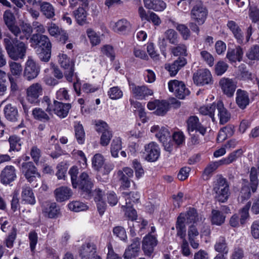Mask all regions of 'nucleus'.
<instances>
[{
	"mask_svg": "<svg viewBox=\"0 0 259 259\" xmlns=\"http://www.w3.org/2000/svg\"><path fill=\"white\" fill-rule=\"evenodd\" d=\"M158 241L155 236L150 234L144 237L142 241V249L145 255L150 256L157 245Z\"/></svg>",
	"mask_w": 259,
	"mask_h": 259,
	"instance_id": "nucleus-16",
	"label": "nucleus"
},
{
	"mask_svg": "<svg viewBox=\"0 0 259 259\" xmlns=\"http://www.w3.org/2000/svg\"><path fill=\"white\" fill-rule=\"evenodd\" d=\"M207 15V10L201 3L194 6L191 11V19L196 21L199 25L204 23Z\"/></svg>",
	"mask_w": 259,
	"mask_h": 259,
	"instance_id": "nucleus-12",
	"label": "nucleus"
},
{
	"mask_svg": "<svg viewBox=\"0 0 259 259\" xmlns=\"http://www.w3.org/2000/svg\"><path fill=\"white\" fill-rule=\"evenodd\" d=\"M42 211L50 218H58L60 215V209L55 202L46 201L42 204Z\"/></svg>",
	"mask_w": 259,
	"mask_h": 259,
	"instance_id": "nucleus-22",
	"label": "nucleus"
},
{
	"mask_svg": "<svg viewBox=\"0 0 259 259\" xmlns=\"http://www.w3.org/2000/svg\"><path fill=\"white\" fill-rule=\"evenodd\" d=\"M149 109L152 110L156 109L155 113L158 116H163L166 114L169 109V104L165 100H155L148 103Z\"/></svg>",
	"mask_w": 259,
	"mask_h": 259,
	"instance_id": "nucleus-15",
	"label": "nucleus"
},
{
	"mask_svg": "<svg viewBox=\"0 0 259 259\" xmlns=\"http://www.w3.org/2000/svg\"><path fill=\"white\" fill-rule=\"evenodd\" d=\"M228 64L222 61H220L215 65V73L220 76L223 74L228 69Z\"/></svg>",
	"mask_w": 259,
	"mask_h": 259,
	"instance_id": "nucleus-60",
	"label": "nucleus"
},
{
	"mask_svg": "<svg viewBox=\"0 0 259 259\" xmlns=\"http://www.w3.org/2000/svg\"><path fill=\"white\" fill-rule=\"evenodd\" d=\"M236 103L240 109H245L250 103L248 93L245 90L238 89L236 93Z\"/></svg>",
	"mask_w": 259,
	"mask_h": 259,
	"instance_id": "nucleus-23",
	"label": "nucleus"
},
{
	"mask_svg": "<svg viewBox=\"0 0 259 259\" xmlns=\"http://www.w3.org/2000/svg\"><path fill=\"white\" fill-rule=\"evenodd\" d=\"M59 62L61 66L66 70L65 76L69 81L72 80L74 72V63L66 54L59 55Z\"/></svg>",
	"mask_w": 259,
	"mask_h": 259,
	"instance_id": "nucleus-10",
	"label": "nucleus"
},
{
	"mask_svg": "<svg viewBox=\"0 0 259 259\" xmlns=\"http://www.w3.org/2000/svg\"><path fill=\"white\" fill-rule=\"evenodd\" d=\"M87 33L89 37L91 42L93 46L98 45L100 42V39L97 34L91 29H88Z\"/></svg>",
	"mask_w": 259,
	"mask_h": 259,
	"instance_id": "nucleus-64",
	"label": "nucleus"
},
{
	"mask_svg": "<svg viewBox=\"0 0 259 259\" xmlns=\"http://www.w3.org/2000/svg\"><path fill=\"white\" fill-rule=\"evenodd\" d=\"M10 72L11 75L19 77L22 72L23 68L20 63L14 61L9 62Z\"/></svg>",
	"mask_w": 259,
	"mask_h": 259,
	"instance_id": "nucleus-48",
	"label": "nucleus"
},
{
	"mask_svg": "<svg viewBox=\"0 0 259 259\" xmlns=\"http://www.w3.org/2000/svg\"><path fill=\"white\" fill-rule=\"evenodd\" d=\"M246 56L251 60H259V46L251 47L247 52Z\"/></svg>",
	"mask_w": 259,
	"mask_h": 259,
	"instance_id": "nucleus-58",
	"label": "nucleus"
},
{
	"mask_svg": "<svg viewBox=\"0 0 259 259\" xmlns=\"http://www.w3.org/2000/svg\"><path fill=\"white\" fill-rule=\"evenodd\" d=\"M32 32V28L31 25L28 23H23L21 25V29L18 27L17 32H13L15 37L20 40L28 39Z\"/></svg>",
	"mask_w": 259,
	"mask_h": 259,
	"instance_id": "nucleus-28",
	"label": "nucleus"
},
{
	"mask_svg": "<svg viewBox=\"0 0 259 259\" xmlns=\"http://www.w3.org/2000/svg\"><path fill=\"white\" fill-rule=\"evenodd\" d=\"M170 50L171 54L175 56L188 55L187 47L183 44L178 43L175 47H171Z\"/></svg>",
	"mask_w": 259,
	"mask_h": 259,
	"instance_id": "nucleus-46",
	"label": "nucleus"
},
{
	"mask_svg": "<svg viewBox=\"0 0 259 259\" xmlns=\"http://www.w3.org/2000/svg\"><path fill=\"white\" fill-rule=\"evenodd\" d=\"M194 82L197 85H204L212 83V75L207 69H201L194 73L193 76Z\"/></svg>",
	"mask_w": 259,
	"mask_h": 259,
	"instance_id": "nucleus-9",
	"label": "nucleus"
},
{
	"mask_svg": "<svg viewBox=\"0 0 259 259\" xmlns=\"http://www.w3.org/2000/svg\"><path fill=\"white\" fill-rule=\"evenodd\" d=\"M216 110L221 124H224L230 120L231 114L224 107L223 102L221 100L218 101L217 104L213 103L210 106L200 107L199 112L202 115H209L211 118L212 121L214 122V112Z\"/></svg>",
	"mask_w": 259,
	"mask_h": 259,
	"instance_id": "nucleus-4",
	"label": "nucleus"
},
{
	"mask_svg": "<svg viewBox=\"0 0 259 259\" xmlns=\"http://www.w3.org/2000/svg\"><path fill=\"white\" fill-rule=\"evenodd\" d=\"M152 133H156L155 136L162 143H165L170 139V133L168 130L165 127L160 128L159 125H154L151 128Z\"/></svg>",
	"mask_w": 259,
	"mask_h": 259,
	"instance_id": "nucleus-25",
	"label": "nucleus"
},
{
	"mask_svg": "<svg viewBox=\"0 0 259 259\" xmlns=\"http://www.w3.org/2000/svg\"><path fill=\"white\" fill-rule=\"evenodd\" d=\"M187 129L190 135L194 131L198 132L203 136L206 133V128L199 122L198 118L196 116H190L187 120Z\"/></svg>",
	"mask_w": 259,
	"mask_h": 259,
	"instance_id": "nucleus-18",
	"label": "nucleus"
},
{
	"mask_svg": "<svg viewBox=\"0 0 259 259\" xmlns=\"http://www.w3.org/2000/svg\"><path fill=\"white\" fill-rule=\"evenodd\" d=\"M8 142L10 144V149L9 150L10 152L11 151L18 152L21 149L23 142L19 137L15 135H12L9 137Z\"/></svg>",
	"mask_w": 259,
	"mask_h": 259,
	"instance_id": "nucleus-36",
	"label": "nucleus"
},
{
	"mask_svg": "<svg viewBox=\"0 0 259 259\" xmlns=\"http://www.w3.org/2000/svg\"><path fill=\"white\" fill-rule=\"evenodd\" d=\"M95 245L93 243H87L83 244L79 249V255L81 259H86L91 252H96Z\"/></svg>",
	"mask_w": 259,
	"mask_h": 259,
	"instance_id": "nucleus-38",
	"label": "nucleus"
},
{
	"mask_svg": "<svg viewBox=\"0 0 259 259\" xmlns=\"http://www.w3.org/2000/svg\"><path fill=\"white\" fill-rule=\"evenodd\" d=\"M72 195V191L69 188L61 186L54 191V195L58 202H62L68 200Z\"/></svg>",
	"mask_w": 259,
	"mask_h": 259,
	"instance_id": "nucleus-26",
	"label": "nucleus"
},
{
	"mask_svg": "<svg viewBox=\"0 0 259 259\" xmlns=\"http://www.w3.org/2000/svg\"><path fill=\"white\" fill-rule=\"evenodd\" d=\"M132 206L125 204V205H122V208L125 211V214L131 220V223H132L133 226L134 227L133 221L137 219V215L136 210L133 208Z\"/></svg>",
	"mask_w": 259,
	"mask_h": 259,
	"instance_id": "nucleus-54",
	"label": "nucleus"
},
{
	"mask_svg": "<svg viewBox=\"0 0 259 259\" xmlns=\"http://www.w3.org/2000/svg\"><path fill=\"white\" fill-rule=\"evenodd\" d=\"M227 25L233 33L238 43L242 44L244 40L243 34L238 25L235 21L230 20L228 22Z\"/></svg>",
	"mask_w": 259,
	"mask_h": 259,
	"instance_id": "nucleus-30",
	"label": "nucleus"
},
{
	"mask_svg": "<svg viewBox=\"0 0 259 259\" xmlns=\"http://www.w3.org/2000/svg\"><path fill=\"white\" fill-rule=\"evenodd\" d=\"M238 71L237 77L239 79L246 80L251 79V73L248 71L245 64H242L239 66Z\"/></svg>",
	"mask_w": 259,
	"mask_h": 259,
	"instance_id": "nucleus-51",
	"label": "nucleus"
},
{
	"mask_svg": "<svg viewBox=\"0 0 259 259\" xmlns=\"http://www.w3.org/2000/svg\"><path fill=\"white\" fill-rule=\"evenodd\" d=\"M104 159L101 154H96L92 159V164L94 168L98 170L103 165Z\"/></svg>",
	"mask_w": 259,
	"mask_h": 259,
	"instance_id": "nucleus-59",
	"label": "nucleus"
},
{
	"mask_svg": "<svg viewBox=\"0 0 259 259\" xmlns=\"http://www.w3.org/2000/svg\"><path fill=\"white\" fill-rule=\"evenodd\" d=\"M165 36L169 42L174 45H177L179 42V37L177 32L172 29L167 30L165 32Z\"/></svg>",
	"mask_w": 259,
	"mask_h": 259,
	"instance_id": "nucleus-53",
	"label": "nucleus"
},
{
	"mask_svg": "<svg viewBox=\"0 0 259 259\" xmlns=\"http://www.w3.org/2000/svg\"><path fill=\"white\" fill-rule=\"evenodd\" d=\"M243 55L242 49L240 46H237L234 49H228L226 58L230 62H241L242 60Z\"/></svg>",
	"mask_w": 259,
	"mask_h": 259,
	"instance_id": "nucleus-27",
	"label": "nucleus"
},
{
	"mask_svg": "<svg viewBox=\"0 0 259 259\" xmlns=\"http://www.w3.org/2000/svg\"><path fill=\"white\" fill-rule=\"evenodd\" d=\"M242 154V150L241 149H238L231 153L228 157L220 160V162L223 163V164H229L240 157Z\"/></svg>",
	"mask_w": 259,
	"mask_h": 259,
	"instance_id": "nucleus-44",
	"label": "nucleus"
},
{
	"mask_svg": "<svg viewBox=\"0 0 259 259\" xmlns=\"http://www.w3.org/2000/svg\"><path fill=\"white\" fill-rule=\"evenodd\" d=\"M32 114L36 120L46 122L50 120L48 114L40 108H35L32 111Z\"/></svg>",
	"mask_w": 259,
	"mask_h": 259,
	"instance_id": "nucleus-41",
	"label": "nucleus"
},
{
	"mask_svg": "<svg viewBox=\"0 0 259 259\" xmlns=\"http://www.w3.org/2000/svg\"><path fill=\"white\" fill-rule=\"evenodd\" d=\"M223 163L220 162V161L210 163L204 169L202 177L204 180H207L212 175L213 172L219 166L222 165Z\"/></svg>",
	"mask_w": 259,
	"mask_h": 259,
	"instance_id": "nucleus-40",
	"label": "nucleus"
},
{
	"mask_svg": "<svg viewBox=\"0 0 259 259\" xmlns=\"http://www.w3.org/2000/svg\"><path fill=\"white\" fill-rule=\"evenodd\" d=\"M112 137V133L110 130L106 131L103 133H102V135L100 138V144L102 146H107Z\"/></svg>",
	"mask_w": 259,
	"mask_h": 259,
	"instance_id": "nucleus-62",
	"label": "nucleus"
},
{
	"mask_svg": "<svg viewBox=\"0 0 259 259\" xmlns=\"http://www.w3.org/2000/svg\"><path fill=\"white\" fill-rule=\"evenodd\" d=\"M40 71V68L34 60L28 57L23 72L24 77L28 80H31L36 78Z\"/></svg>",
	"mask_w": 259,
	"mask_h": 259,
	"instance_id": "nucleus-11",
	"label": "nucleus"
},
{
	"mask_svg": "<svg viewBox=\"0 0 259 259\" xmlns=\"http://www.w3.org/2000/svg\"><path fill=\"white\" fill-rule=\"evenodd\" d=\"M219 84L224 94L229 97L233 96L236 88V84L232 79L222 78L220 80Z\"/></svg>",
	"mask_w": 259,
	"mask_h": 259,
	"instance_id": "nucleus-20",
	"label": "nucleus"
},
{
	"mask_svg": "<svg viewBox=\"0 0 259 259\" xmlns=\"http://www.w3.org/2000/svg\"><path fill=\"white\" fill-rule=\"evenodd\" d=\"M68 206L70 210L75 212L84 211L88 209V206L85 203L78 201L69 203Z\"/></svg>",
	"mask_w": 259,
	"mask_h": 259,
	"instance_id": "nucleus-49",
	"label": "nucleus"
},
{
	"mask_svg": "<svg viewBox=\"0 0 259 259\" xmlns=\"http://www.w3.org/2000/svg\"><path fill=\"white\" fill-rule=\"evenodd\" d=\"M187 63L186 58L179 57L172 63L165 64V68L169 72L170 76H175L182 67L186 65Z\"/></svg>",
	"mask_w": 259,
	"mask_h": 259,
	"instance_id": "nucleus-24",
	"label": "nucleus"
},
{
	"mask_svg": "<svg viewBox=\"0 0 259 259\" xmlns=\"http://www.w3.org/2000/svg\"><path fill=\"white\" fill-rule=\"evenodd\" d=\"M73 15L79 25L83 26L87 24L88 13L83 7H79L75 10L73 12Z\"/></svg>",
	"mask_w": 259,
	"mask_h": 259,
	"instance_id": "nucleus-31",
	"label": "nucleus"
},
{
	"mask_svg": "<svg viewBox=\"0 0 259 259\" xmlns=\"http://www.w3.org/2000/svg\"><path fill=\"white\" fill-rule=\"evenodd\" d=\"M132 92L137 99L144 100L149 96L153 94V92L145 85H136L135 84H132Z\"/></svg>",
	"mask_w": 259,
	"mask_h": 259,
	"instance_id": "nucleus-17",
	"label": "nucleus"
},
{
	"mask_svg": "<svg viewBox=\"0 0 259 259\" xmlns=\"http://www.w3.org/2000/svg\"><path fill=\"white\" fill-rule=\"evenodd\" d=\"M216 251L227 254L228 252V248L226 239L224 237H220L214 246Z\"/></svg>",
	"mask_w": 259,
	"mask_h": 259,
	"instance_id": "nucleus-42",
	"label": "nucleus"
},
{
	"mask_svg": "<svg viewBox=\"0 0 259 259\" xmlns=\"http://www.w3.org/2000/svg\"><path fill=\"white\" fill-rule=\"evenodd\" d=\"M21 197L22 201L25 203L31 205H33L35 203L33 191L29 186H24L22 187Z\"/></svg>",
	"mask_w": 259,
	"mask_h": 259,
	"instance_id": "nucleus-33",
	"label": "nucleus"
},
{
	"mask_svg": "<svg viewBox=\"0 0 259 259\" xmlns=\"http://www.w3.org/2000/svg\"><path fill=\"white\" fill-rule=\"evenodd\" d=\"M225 220V216L218 210L213 209L211 211V223L214 225L220 226Z\"/></svg>",
	"mask_w": 259,
	"mask_h": 259,
	"instance_id": "nucleus-43",
	"label": "nucleus"
},
{
	"mask_svg": "<svg viewBox=\"0 0 259 259\" xmlns=\"http://www.w3.org/2000/svg\"><path fill=\"white\" fill-rule=\"evenodd\" d=\"M42 88L39 83H33L26 90L27 101L31 103L37 104L39 103V97L42 94Z\"/></svg>",
	"mask_w": 259,
	"mask_h": 259,
	"instance_id": "nucleus-7",
	"label": "nucleus"
},
{
	"mask_svg": "<svg viewBox=\"0 0 259 259\" xmlns=\"http://www.w3.org/2000/svg\"><path fill=\"white\" fill-rule=\"evenodd\" d=\"M4 112L5 117L8 120L12 122L17 120L18 112L16 107L11 104H8L5 107Z\"/></svg>",
	"mask_w": 259,
	"mask_h": 259,
	"instance_id": "nucleus-32",
	"label": "nucleus"
},
{
	"mask_svg": "<svg viewBox=\"0 0 259 259\" xmlns=\"http://www.w3.org/2000/svg\"><path fill=\"white\" fill-rule=\"evenodd\" d=\"M75 135L78 144H82L84 142L85 133L81 124H78L74 126Z\"/></svg>",
	"mask_w": 259,
	"mask_h": 259,
	"instance_id": "nucleus-52",
	"label": "nucleus"
},
{
	"mask_svg": "<svg viewBox=\"0 0 259 259\" xmlns=\"http://www.w3.org/2000/svg\"><path fill=\"white\" fill-rule=\"evenodd\" d=\"M108 96L112 100H117L120 98L122 95V92L118 87L110 88L108 91Z\"/></svg>",
	"mask_w": 259,
	"mask_h": 259,
	"instance_id": "nucleus-61",
	"label": "nucleus"
},
{
	"mask_svg": "<svg viewBox=\"0 0 259 259\" xmlns=\"http://www.w3.org/2000/svg\"><path fill=\"white\" fill-rule=\"evenodd\" d=\"M3 19L5 24L12 33L17 32L18 26L15 24V17L10 10H7L4 12Z\"/></svg>",
	"mask_w": 259,
	"mask_h": 259,
	"instance_id": "nucleus-29",
	"label": "nucleus"
},
{
	"mask_svg": "<svg viewBox=\"0 0 259 259\" xmlns=\"http://www.w3.org/2000/svg\"><path fill=\"white\" fill-rule=\"evenodd\" d=\"M168 89L170 92L174 93L176 96L180 99H184L190 93L185 84L177 80L170 81L168 82Z\"/></svg>",
	"mask_w": 259,
	"mask_h": 259,
	"instance_id": "nucleus-8",
	"label": "nucleus"
},
{
	"mask_svg": "<svg viewBox=\"0 0 259 259\" xmlns=\"http://www.w3.org/2000/svg\"><path fill=\"white\" fill-rule=\"evenodd\" d=\"M17 178L16 169L14 166L7 165L0 174V181L4 185H9Z\"/></svg>",
	"mask_w": 259,
	"mask_h": 259,
	"instance_id": "nucleus-14",
	"label": "nucleus"
},
{
	"mask_svg": "<svg viewBox=\"0 0 259 259\" xmlns=\"http://www.w3.org/2000/svg\"><path fill=\"white\" fill-rule=\"evenodd\" d=\"M185 220L187 223H195L199 221V219L201 220L199 217L197 210L194 208H189L187 213L185 215Z\"/></svg>",
	"mask_w": 259,
	"mask_h": 259,
	"instance_id": "nucleus-45",
	"label": "nucleus"
},
{
	"mask_svg": "<svg viewBox=\"0 0 259 259\" xmlns=\"http://www.w3.org/2000/svg\"><path fill=\"white\" fill-rule=\"evenodd\" d=\"M32 47L36 49L39 59L48 62L51 57L52 44L49 37L45 35L33 34L30 38Z\"/></svg>",
	"mask_w": 259,
	"mask_h": 259,
	"instance_id": "nucleus-3",
	"label": "nucleus"
},
{
	"mask_svg": "<svg viewBox=\"0 0 259 259\" xmlns=\"http://www.w3.org/2000/svg\"><path fill=\"white\" fill-rule=\"evenodd\" d=\"M184 214L181 213L177 218L176 228L177 231V235L181 238L183 239L186 236V226L184 222L185 221Z\"/></svg>",
	"mask_w": 259,
	"mask_h": 259,
	"instance_id": "nucleus-35",
	"label": "nucleus"
},
{
	"mask_svg": "<svg viewBox=\"0 0 259 259\" xmlns=\"http://www.w3.org/2000/svg\"><path fill=\"white\" fill-rule=\"evenodd\" d=\"M3 41L8 55L12 60L18 61L25 57L27 44L16 37L12 38L10 34L7 35Z\"/></svg>",
	"mask_w": 259,
	"mask_h": 259,
	"instance_id": "nucleus-2",
	"label": "nucleus"
},
{
	"mask_svg": "<svg viewBox=\"0 0 259 259\" xmlns=\"http://www.w3.org/2000/svg\"><path fill=\"white\" fill-rule=\"evenodd\" d=\"M131 29V25L130 23L126 19H121L118 20L115 24L114 30L118 33H125L128 32Z\"/></svg>",
	"mask_w": 259,
	"mask_h": 259,
	"instance_id": "nucleus-37",
	"label": "nucleus"
},
{
	"mask_svg": "<svg viewBox=\"0 0 259 259\" xmlns=\"http://www.w3.org/2000/svg\"><path fill=\"white\" fill-rule=\"evenodd\" d=\"M20 170L27 181L30 183L37 182L40 179V174L32 162H23Z\"/></svg>",
	"mask_w": 259,
	"mask_h": 259,
	"instance_id": "nucleus-6",
	"label": "nucleus"
},
{
	"mask_svg": "<svg viewBox=\"0 0 259 259\" xmlns=\"http://www.w3.org/2000/svg\"><path fill=\"white\" fill-rule=\"evenodd\" d=\"M113 234L119 237L121 240L126 241L127 236L124 228L121 226H116L113 229Z\"/></svg>",
	"mask_w": 259,
	"mask_h": 259,
	"instance_id": "nucleus-63",
	"label": "nucleus"
},
{
	"mask_svg": "<svg viewBox=\"0 0 259 259\" xmlns=\"http://www.w3.org/2000/svg\"><path fill=\"white\" fill-rule=\"evenodd\" d=\"M121 149V141L119 138H116L112 141L111 145V153L113 157H117L118 153Z\"/></svg>",
	"mask_w": 259,
	"mask_h": 259,
	"instance_id": "nucleus-55",
	"label": "nucleus"
},
{
	"mask_svg": "<svg viewBox=\"0 0 259 259\" xmlns=\"http://www.w3.org/2000/svg\"><path fill=\"white\" fill-rule=\"evenodd\" d=\"M71 177L72 187L74 188H78L82 192L85 193V197L89 199L91 196L92 189L94 183L92 179L87 172L81 173L77 177L78 169L77 166H72L69 171Z\"/></svg>",
	"mask_w": 259,
	"mask_h": 259,
	"instance_id": "nucleus-1",
	"label": "nucleus"
},
{
	"mask_svg": "<svg viewBox=\"0 0 259 259\" xmlns=\"http://www.w3.org/2000/svg\"><path fill=\"white\" fill-rule=\"evenodd\" d=\"M176 29L181 33L183 38L187 40L190 35V31L188 27L182 24H178L174 21H170Z\"/></svg>",
	"mask_w": 259,
	"mask_h": 259,
	"instance_id": "nucleus-47",
	"label": "nucleus"
},
{
	"mask_svg": "<svg viewBox=\"0 0 259 259\" xmlns=\"http://www.w3.org/2000/svg\"><path fill=\"white\" fill-rule=\"evenodd\" d=\"M122 194L125 197L126 205H133V203L137 202L140 198L139 194L137 192H130L129 194L123 192Z\"/></svg>",
	"mask_w": 259,
	"mask_h": 259,
	"instance_id": "nucleus-56",
	"label": "nucleus"
},
{
	"mask_svg": "<svg viewBox=\"0 0 259 259\" xmlns=\"http://www.w3.org/2000/svg\"><path fill=\"white\" fill-rule=\"evenodd\" d=\"M40 11L47 19H52L55 15V8L49 2H42L40 4Z\"/></svg>",
	"mask_w": 259,
	"mask_h": 259,
	"instance_id": "nucleus-34",
	"label": "nucleus"
},
{
	"mask_svg": "<svg viewBox=\"0 0 259 259\" xmlns=\"http://www.w3.org/2000/svg\"><path fill=\"white\" fill-rule=\"evenodd\" d=\"M144 154L146 160L150 162L156 161L160 156V149L158 145L153 142L146 145Z\"/></svg>",
	"mask_w": 259,
	"mask_h": 259,
	"instance_id": "nucleus-13",
	"label": "nucleus"
},
{
	"mask_svg": "<svg viewBox=\"0 0 259 259\" xmlns=\"http://www.w3.org/2000/svg\"><path fill=\"white\" fill-rule=\"evenodd\" d=\"M250 206L251 202L249 201L240 210V222L242 225L245 224L246 220L249 218V209Z\"/></svg>",
	"mask_w": 259,
	"mask_h": 259,
	"instance_id": "nucleus-57",
	"label": "nucleus"
},
{
	"mask_svg": "<svg viewBox=\"0 0 259 259\" xmlns=\"http://www.w3.org/2000/svg\"><path fill=\"white\" fill-rule=\"evenodd\" d=\"M212 194L214 199L220 202H225L230 194L229 185L226 179L220 176L213 183Z\"/></svg>",
	"mask_w": 259,
	"mask_h": 259,
	"instance_id": "nucleus-5",
	"label": "nucleus"
},
{
	"mask_svg": "<svg viewBox=\"0 0 259 259\" xmlns=\"http://www.w3.org/2000/svg\"><path fill=\"white\" fill-rule=\"evenodd\" d=\"M71 108V104L70 103H63L62 102L54 100V108L53 112L61 118L66 117Z\"/></svg>",
	"mask_w": 259,
	"mask_h": 259,
	"instance_id": "nucleus-21",
	"label": "nucleus"
},
{
	"mask_svg": "<svg viewBox=\"0 0 259 259\" xmlns=\"http://www.w3.org/2000/svg\"><path fill=\"white\" fill-rule=\"evenodd\" d=\"M250 187L252 193H254L258 186L257 173L256 168L253 167L250 171Z\"/></svg>",
	"mask_w": 259,
	"mask_h": 259,
	"instance_id": "nucleus-50",
	"label": "nucleus"
},
{
	"mask_svg": "<svg viewBox=\"0 0 259 259\" xmlns=\"http://www.w3.org/2000/svg\"><path fill=\"white\" fill-rule=\"evenodd\" d=\"M141 241L138 237L132 240V243L125 249L123 257L125 259H130L137 256L140 250Z\"/></svg>",
	"mask_w": 259,
	"mask_h": 259,
	"instance_id": "nucleus-19",
	"label": "nucleus"
},
{
	"mask_svg": "<svg viewBox=\"0 0 259 259\" xmlns=\"http://www.w3.org/2000/svg\"><path fill=\"white\" fill-rule=\"evenodd\" d=\"M250 186L246 184H244L242 186L238 197V201L239 203H243L245 201L248 200L250 197Z\"/></svg>",
	"mask_w": 259,
	"mask_h": 259,
	"instance_id": "nucleus-39",
	"label": "nucleus"
}]
</instances>
